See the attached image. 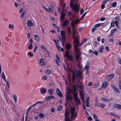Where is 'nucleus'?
<instances>
[{
  "label": "nucleus",
  "instance_id": "nucleus-1",
  "mask_svg": "<svg viewBox=\"0 0 121 121\" xmlns=\"http://www.w3.org/2000/svg\"><path fill=\"white\" fill-rule=\"evenodd\" d=\"M70 6L71 8H73V10L75 13L78 12L79 10V8L80 6L75 3L74 4V0H70Z\"/></svg>",
  "mask_w": 121,
  "mask_h": 121
},
{
  "label": "nucleus",
  "instance_id": "nucleus-2",
  "mask_svg": "<svg viewBox=\"0 0 121 121\" xmlns=\"http://www.w3.org/2000/svg\"><path fill=\"white\" fill-rule=\"evenodd\" d=\"M65 56L68 60L73 61L74 60V58L73 56L69 55V52L67 51L65 52Z\"/></svg>",
  "mask_w": 121,
  "mask_h": 121
},
{
  "label": "nucleus",
  "instance_id": "nucleus-3",
  "mask_svg": "<svg viewBox=\"0 0 121 121\" xmlns=\"http://www.w3.org/2000/svg\"><path fill=\"white\" fill-rule=\"evenodd\" d=\"M74 41L75 44L74 46V49L75 50H77L78 49V46H80L82 44V43L81 44H80L79 43V42L77 38H75Z\"/></svg>",
  "mask_w": 121,
  "mask_h": 121
},
{
  "label": "nucleus",
  "instance_id": "nucleus-4",
  "mask_svg": "<svg viewBox=\"0 0 121 121\" xmlns=\"http://www.w3.org/2000/svg\"><path fill=\"white\" fill-rule=\"evenodd\" d=\"M75 109L73 107H71V110H70V114H71V117L72 118H76L75 117Z\"/></svg>",
  "mask_w": 121,
  "mask_h": 121
},
{
  "label": "nucleus",
  "instance_id": "nucleus-5",
  "mask_svg": "<svg viewBox=\"0 0 121 121\" xmlns=\"http://www.w3.org/2000/svg\"><path fill=\"white\" fill-rule=\"evenodd\" d=\"M73 98L70 95V93L69 92H68V94L66 95V102H68L69 100H71V101H72Z\"/></svg>",
  "mask_w": 121,
  "mask_h": 121
},
{
  "label": "nucleus",
  "instance_id": "nucleus-6",
  "mask_svg": "<svg viewBox=\"0 0 121 121\" xmlns=\"http://www.w3.org/2000/svg\"><path fill=\"white\" fill-rule=\"evenodd\" d=\"M75 50L77 52V54L76 55V60H78L79 57L80 56L81 54V52L80 51V50L78 49L77 50Z\"/></svg>",
  "mask_w": 121,
  "mask_h": 121
},
{
  "label": "nucleus",
  "instance_id": "nucleus-7",
  "mask_svg": "<svg viewBox=\"0 0 121 121\" xmlns=\"http://www.w3.org/2000/svg\"><path fill=\"white\" fill-rule=\"evenodd\" d=\"M111 86L112 88L114 90L115 92L116 93H120V92L118 91V90L115 86L113 84H111Z\"/></svg>",
  "mask_w": 121,
  "mask_h": 121
},
{
  "label": "nucleus",
  "instance_id": "nucleus-8",
  "mask_svg": "<svg viewBox=\"0 0 121 121\" xmlns=\"http://www.w3.org/2000/svg\"><path fill=\"white\" fill-rule=\"evenodd\" d=\"M79 19H76L75 20V22H74L73 21V20H72L71 22V26L73 27L74 28V25L77 23H79Z\"/></svg>",
  "mask_w": 121,
  "mask_h": 121
},
{
  "label": "nucleus",
  "instance_id": "nucleus-9",
  "mask_svg": "<svg viewBox=\"0 0 121 121\" xmlns=\"http://www.w3.org/2000/svg\"><path fill=\"white\" fill-rule=\"evenodd\" d=\"M56 93L57 95L61 97H62L63 96L60 91L58 88L56 89Z\"/></svg>",
  "mask_w": 121,
  "mask_h": 121
},
{
  "label": "nucleus",
  "instance_id": "nucleus-10",
  "mask_svg": "<svg viewBox=\"0 0 121 121\" xmlns=\"http://www.w3.org/2000/svg\"><path fill=\"white\" fill-rule=\"evenodd\" d=\"M114 75L113 74H111L109 75L106 77V79L108 81L110 79H112L114 77Z\"/></svg>",
  "mask_w": 121,
  "mask_h": 121
},
{
  "label": "nucleus",
  "instance_id": "nucleus-11",
  "mask_svg": "<svg viewBox=\"0 0 121 121\" xmlns=\"http://www.w3.org/2000/svg\"><path fill=\"white\" fill-rule=\"evenodd\" d=\"M44 61L43 59L42 58L41 59H39V63L40 65L43 66L44 65Z\"/></svg>",
  "mask_w": 121,
  "mask_h": 121
},
{
  "label": "nucleus",
  "instance_id": "nucleus-12",
  "mask_svg": "<svg viewBox=\"0 0 121 121\" xmlns=\"http://www.w3.org/2000/svg\"><path fill=\"white\" fill-rule=\"evenodd\" d=\"M113 106L115 108L119 109H121V105L118 104H114Z\"/></svg>",
  "mask_w": 121,
  "mask_h": 121
},
{
  "label": "nucleus",
  "instance_id": "nucleus-13",
  "mask_svg": "<svg viewBox=\"0 0 121 121\" xmlns=\"http://www.w3.org/2000/svg\"><path fill=\"white\" fill-rule=\"evenodd\" d=\"M54 91V90L53 89H51L48 90L47 91L48 93L51 95H53L52 93Z\"/></svg>",
  "mask_w": 121,
  "mask_h": 121
},
{
  "label": "nucleus",
  "instance_id": "nucleus-14",
  "mask_svg": "<svg viewBox=\"0 0 121 121\" xmlns=\"http://www.w3.org/2000/svg\"><path fill=\"white\" fill-rule=\"evenodd\" d=\"M71 47V45L69 43H67L65 46V48L67 50L70 49Z\"/></svg>",
  "mask_w": 121,
  "mask_h": 121
},
{
  "label": "nucleus",
  "instance_id": "nucleus-15",
  "mask_svg": "<svg viewBox=\"0 0 121 121\" xmlns=\"http://www.w3.org/2000/svg\"><path fill=\"white\" fill-rule=\"evenodd\" d=\"M68 22L69 21L68 20H65L62 25V26L63 27H64L68 25Z\"/></svg>",
  "mask_w": 121,
  "mask_h": 121
},
{
  "label": "nucleus",
  "instance_id": "nucleus-16",
  "mask_svg": "<svg viewBox=\"0 0 121 121\" xmlns=\"http://www.w3.org/2000/svg\"><path fill=\"white\" fill-rule=\"evenodd\" d=\"M75 84H73L72 86V91H73V92H75L76 90V88L75 86Z\"/></svg>",
  "mask_w": 121,
  "mask_h": 121
},
{
  "label": "nucleus",
  "instance_id": "nucleus-17",
  "mask_svg": "<svg viewBox=\"0 0 121 121\" xmlns=\"http://www.w3.org/2000/svg\"><path fill=\"white\" fill-rule=\"evenodd\" d=\"M76 101V103L77 105L80 104H81L80 100L78 98L74 100Z\"/></svg>",
  "mask_w": 121,
  "mask_h": 121
},
{
  "label": "nucleus",
  "instance_id": "nucleus-18",
  "mask_svg": "<svg viewBox=\"0 0 121 121\" xmlns=\"http://www.w3.org/2000/svg\"><path fill=\"white\" fill-rule=\"evenodd\" d=\"M65 16V14L64 13H62L61 15V17L60 18V19L62 21H63L64 19V17Z\"/></svg>",
  "mask_w": 121,
  "mask_h": 121
},
{
  "label": "nucleus",
  "instance_id": "nucleus-19",
  "mask_svg": "<svg viewBox=\"0 0 121 121\" xmlns=\"http://www.w3.org/2000/svg\"><path fill=\"white\" fill-rule=\"evenodd\" d=\"M52 99H55V98L53 96H48L45 99L46 100Z\"/></svg>",
  "mask_w": 121,
  "mask_h": 121
},
{
  "label": "nucleus",
  "instance_id": "nucleus-20",
  "mask_svg": "<svg viewBox=\"0 0 121 121\" xmlns=\"http://www.w3.org/2000/svg\"><path fill=\"white\" fill-rule=\"evenodd\" d=\"M27 25L29 27L31 26L32 25V23L31 21L30 20H28L27 22Z\"/></svg>",
  "mask_w": 121,
  "mask_h": 121
},
{
  "label": "nucleus",
  "instance_id": "nucleus-21",
  "mask_svg": "<svg viewBox=\"0 0 121 121\" xmlns=\"http://www.w3.org/2000/svg\"><path fill=\"white\" fill-rule=\"evenodd\" d=\"M40 92L42 94L44 93H45L46 92V91H47L46 89H44V88H41L40 89Z\"/></svg>",
  "mask_w": 121,
  "mask_h": 121
},
{
  "label": "nucleus",
  "instance_id": "nucleus-22",
  "mask_svg": "<svg viewBox=\"0 0 121 121\" xmlns=\"http://www.w3.org/2000/svg\"><path fill=\"white\" fill-rule=\"evenodd\" d=\"M108 83L107 82H104L102 84V88L105 87L108 85Z\"/></svg>",
  "mask_w": 121,
  "mask_h": 121
},
{
  "label": "nucleus",
  "instance_id": "nucleus-23",
  "mask_svg": "<svg viewBox=\"0 0 121 121\" xmlns=\"http://www.w3.org/2000/svg\"><path fill=\"white\" fill-rule=\"evenodd\" d=\"M79 93L80 95L81 96V97H83L84 96L83 92V90L80 91V90H79Z\"/></svg>",
  "mask_w": 121,
  "mask_h": 121
},
{
  "label": "nucleus",
  "instance_id": "nucleus-24",
  "mask_svg": "<svg viewBox=\"0 0 121 121\" xmlns=\"http://www.w3.org/2000/svg\"><path fill=\"white\" fill-rule=\"evenodd\" d=\"M71 93L73 95L74 99V100L78 98L77 97V95L76 94L74 93V92L73 91H71Z\"/></svg>",
  "mask_w": 121,
  "mask_h": 121
},
{
  "label": "nucleus",
  "instance_id": "nucleus-25",
  "mask_svg": "<svg viewBox=\"0 0 121 121\" xmlns=\"http://www.w3.org/2000/svg\"><path fill=\"white\" fill-rule=\"evenodd\" d=\"M43 103V101H39L38 102H37L35 104H34L32 105H30V106H31L32 108L34 107V106L36 105L38 103H40V104H42Z\"/></svg>",
  "mask_w": 121,
  "mask_h": 121
},
{
  "label": "nucleus",
  "instance_id": "nucleus-26",
  "mask_svg": "<svg viewBox=\"0 0 121 121\" xmlns=\"http://www.w3.org/2000/svg\"><path fill=\"white\" fill-rule=\"evenodd\" d=\"M98 106L99 107L103 108L104 107L105 105L104 104H103L102 103H99L98 104Z\"/></svg>",
  "mask_w": 121,
  "mask_h": 121
},
{
  "label": "nucleus",
  "instance_id": "nucleus-27",
  "mask_svg": "<svg viewBox=\"0 0 121 121\" xmlns=\"http://www.w3.org/2000/svg\"><path fill=\"white\" fill-rule=\"evenodd\" d=\"M78 87L81 89L80 91L83 90V86L81 85H79L78 84H77Z\"/></svg>",
  "mask_w": 121,
  "mask_h": 121
},
{
  "label": "nucleus",
  "instance_id": "nucleus-28",
  "mask_svg": "<svg viewBox=\"0 0 121 121\" xmlns=\"http://www.w3.org/2000/svg\"><path fill=\"white\" fill-rule=\"evenodd\" d=\"M86 65L85 67V69L86 70H88L89 68V63L88 62L86 63Z\"/></svg>",
  "mask_w": 121,
  "mask_h": 121
},
{
  "label": "nucleus",
  "instance_id": "nucleus-29",
  "mask_svg": "<svg viewBox=\"0 0 121 121\" xmlns=\"http://www.w3.org/2000/svg\"><path fill=\"white\" fill-rule=\"evenodd\" d=\"M104 47L103 46H101L100 47V48L99 51V52L100 53H101L103 52V50L104 49Z\"/></svg>",
  "mask_w": 121,
  "mask_h": 121
},
{
  "label": "nucleus",
  "instance_id": "nucleus-30",
  "mask_svg": "<svg viewBox=\"0 0 121 121\" xmlns=\"http://www.w3.org/2000/svg\"><path fill=\"white\" fill-rule=\"evenodd\" d=\"M2 79L4 81H6V78H5V75L3 72H2Z\"/></svg>",
  "mask_w": 121,
  "mask_h": 121
},
{
  "label": "nucleus",
  "instance_id": "nucleus-31",
  "mask_svg": "<svg viewBox=\"0 0 121 121\" xmlns=\"http://www.w3.org/2000/svg\"><path fill=\"white\" fill-rule=\"evenodd\" d=\"M101 100L103 101H105L108 102H109L111 100H109L108 99H107L103 98H101Z\"/></svg>",
  "mask_w": 121,
  "mask_h": 121
},
{
  "label": "nucleus",
  "instance_id": "nucleus-32",
  "mask_svg": "<svg viewBox=\"0 0 121 121\" xmlns=\"http://www.w3.org/2000/svg\"><path fill=\"white\" fill-rule=\"evenodd\" d=\"M69 113L67 111L66 109H65V117H69Z\"/></svg>",
  "mask_w": 121,
  "mask_h": 121
},
{
  "label": "nucleus",
  "instance_id": "nucleus-33",
  "mask_svg": "<svg viewBox=\"0 0 121 121\" xmlns=\"http://www.w3.org/2000/svg\"><path fill=\"white\" fill-rule=\"evenodd\" d=\"M60 33H61V37H65V32L64 31H62V30H60Z\"/></svg>",
  "mask_w": 121,
  "mask_h": 121
},
{
  "label": "nucleus",
  "instance_id": "nucleus-34",
  "mask_svg": "<svg viewBox=\"0 0 121 121\" xmlns=\"http://www.w3.org/2000/svg\"><path fill=\"white\" fill-rule=\"evenodd\" d=\"M34 37L35 39L37 41H38L39 40V37L38 35H34Z\"/></svg>",
  "mask_w": 121,
  "mask_h": 121
},
{
  "label": "nucleus",
  "instance_id": "nucleus-35",
  "mask_svg": "<svg viewBox=\"0 0 121 121\" xmlns=\"http://www.w3.org/2000/svg\"><path fill=\"white\" fill-rule=\"evenodd\" d=\"M27 54L30 57H32L33 56V54L32 53L30 52H28L27 53Z\"/></svg>",
  "mask_w": 121,
  "mask_h": 121
},
{
  "label": "nucleus",
  "instance_id": "nucleus-36",
  "mask_svg": "<svg viewBox=\"0 0 121 121\" xmlns=\"http://www.w3.org/2000/svg\"><path fill=\"white\" fill-rule=\"evenodd\" d=\"M39 116L40 118H42L44 117V115L42 113H40L39 115Z\"/></svg>",
  "mask_w": 121,
  "mask_h": 121
},
{
  "label": "nucleus",
  "instance_id": "nucleus-37",
  "mask_svg": "<svg viewBox=\"0 0 121 121\" xmlns=\"http://www.w3.org/2000/svg\"><path fill=\"white\" fill-rule=\"evenodd\" d=\"M25 13V12L24 11L21 14L20 16L21 18L22 19L23 18Z\"/></svg>",
  "mask_w": 121,
  "mask_h": 121
},
{
  "label": "nucleus",
  "instance_id": "nucleus-38",
  "mask_svg": "<svg viewBox=\"0 0 121 121\" xmlns=\"http://www.w3.org/2000/svg\"><path fill=\"white\" fill-rule=\"evenodd\" d=\"M46 73L48 74H50L51 73L50 70L48 69H47L46 70Z\"/></svg>",
  "mask_w": 121,
  "mask_h": 121
},
{
  "label": "nucleus",
  "instance_id": "nucleus-39",
  "mask_svg": "<svg viewBox=\"0 0 121 121\" xmlns=\"http://www.w3.org/2000/svg\"><path fill=\"white\" fill-rule=\"evenodd\" d=\"M111 4L113 7H115L117 4V3L116 2H115L113 3H111Z\"/></svg>",
  "mask_w": 121,
  "mask_h": 121
},
{
  "label": "nucleus",
  "instance_id": "nucleus-40",
  "mask_svg": "<svg viewBox=\"0 0 121 121\" xmlns=\"http://www.w3.org/2000/svg\"><path fill=\"white\" fill-rule=\"evenodd\" d=\"M32 44L30 43L29 44V46H28V47L29 49L30 50H31L33 48L32 47Z\"/></svg>",
  "mask_w": 121,
  "mask_h": 121
},
{
  "label": "nucleus",
  "instance_id": "nucleus-41",
  "mask_svg": "<svg viewBox=\"0 0 121 121\" xmlns=\"http://www.w3.org/2000/svg\"><path fill=\"white\" fill-rule=\"evenodd\" d=\"M119 16H117L115 17V20L116 21V22H119Z\"/></svg>",
  "mask_w": 121,
  "mask_h": 121
},
{
  "label": "nucleus",
  "instance_id": "nucleus-42",
  "mask_svg": "<svg viewBox=\"0 0 121 121\" xmlns=\"http://www.w3.org/2000/svg\"><path fill=\"white\" fill-rule=\"evenodd\" d=\"M77 75H78V76H79L82 75L81 72L79 70L77 72Z\"/></svg>",
  "mask_w": 121,
  "mask_h": 121
},
{
  "label": "nucleus",
  "instance_id": "nucleus-43",
  "mask_svg": "<svg viewBox=\"0 0 121 121\" xmlns=\"http://www.w3.org/2000/svg\"><path fill=\"white\" fill-rule=\"evenodd\" d=\"M62 40L61 41L62 42H65V36L64 37H61Z\"/></svg>",
  "mask_w": 121,
  "mask_h": 121
},
{
  "label": "nucleus",
  "instance_id": "nucleus-44",
  "mask_svg": "<svg viewBox=\"0 0 121 121\" xmlns=\"http://www.w3.org/2000/svg\"><path fill=\"white\" fill-rule=\"evenodd\" d=\"M5 82H6V84H7V85L8 87L9 88L10 87V86H9V82L8 81H7L6 80V81H4Z\"/></svg>",
  "mask_w": 121,
  "mask_h": 121
},
{
  "label": "nucleus",
  "instance_id": "nucleus-45",
  "mask_svg": "<svg viewBox=\"0 0 121 121\" xmlns=\"http://www.w3.org/2000/svg\"><path fill=\"white\" fill-rule=\"evenodd\" d=\"M13 99L15 102L17 101V98L15 95H13Z\"/></svg>",
  "mask_w": 121,
  "mask_h": 121
},
{
  "label": "nucleus",
  "instance_id": "nucleus-46",
  "mask_svg": "<svg viewBox=\"0 0 121 121\" xmlns=\"http://www.w3.org/2000/svg\"><path fill=\"white\" fill-rule=\"evenodd\" d=\"M62 105H60L59 107L57 109V111H60L62 108Z\"/></svg>",
  "mask_w": 121,
  "mask_h": 121
},
{
  "label": "nucleus",
  "instance_id": "nucleus-47",
  "mask_svg": "<svg viewBox=\"0 0 121 121\" xmlns=\"http://www.w3.org/2000/svg\"><path fill=\"white\" fill-rule=\"evenodd\" d=\"M65 121H69L68 117H65Z\"/></svg>",
  "mask_w": 121,
  "mask_h": 121
},
{
  "label": "nucleus",
  "instance_id": "nucleus-48",
  "mask_svg": "<svg viewBox=\"0 0 121 121\" xmlns=\"http://www.w3.org/2000/svg\"><path fill=\"white\" fill-rule=\"evenodd\" d=\"M93 53L95 54L96 56H97L98 55V52L97 51H93Z\"/></svg>",
  "mask_w": 121,
  "mask_h": 121
},
{
  "label": "nucleus",
  "instance_id": "nucleus-49",
  "mask_svg": "<svg viewBox=\"0 0 121 121\" xmlns=\"http://www.w3.org/2000/svg\"><path fill=\"white\" fill-rule=\"evenodd\" d=\"M69 33V34L71 35V32L70 31V26H69L67 29Z\"/></svg>",
  "mask_w": 121,
  "mask_h": 121
},
{
  "label": "nucleus",
  "instance_id": "nucleus-50",
  "mask_svg": "<svg viewBox=\"0 0 121 121\" xmlns=\"http://www.w3.org/2000/svg\"><path fill=\"white\" fill-rule=\"evenodd\" d=\"M86 106L87 107H88L89 106V101L86 100Z\"/></svg>",
  "mask_w": 121,
  "mask_h": 121
},
{
  "label": "nucleus",
  "instance_id": "nucleus-51",
  "mask_svg": "<svg viewBox=\"0 0 121 121\" xmlns=\"http://www.w3.org/2000/svg\"><path fill=\"white\" fill-rule=\"evenodd\" d=\"M76 78L75 76L74 75H72V80H75Z\"/></svg>",
  "mask_w": 121,
  "mask_h": 121
},
{
  "label": "nucleus",
  "instance_id": "nucleus-52",
  "mask_svg": "<svg viewBox=\"0 0 121 121\" xmlns=\"http://www.w3.org/2000/svg\"><path fill=\"white\" fill-rule=\"evenodd\" d=\"M31 108H32L30 106L29 107V108H28V109H27V110L26 112V113L27 114L29 112V111H30V109H31Z\"/></svg>",
  "mask_w": 121,
  "mask_h": 121
},
{
  "label": "nucleus",
  "instance_id": "nucleus-53",
  "mask_svg": "<svg viewBox=\"0 0 121 121\" xmlns=\"http://www.w3.org/2000/svg\"><path fill=\"white\" fill-rule=\"evenodd\" d=\"M84 12V11L83 9L82 8L80 10V13L82 15Z\"/></svg>",
  "mask_w": 121,
  "mask_h": 121
},
{
  "label": "nucleus",
  "instance_id": "nucleus-54",
  "mask_svg": "<svg viewBox=\"0 0 121 121\" xmlns=\"http://www.w3.org/2000/svg\"><path fill=\"white\" fill-rule=\"evenodd\" d=\"M118 22H116V21H115V22H114V23L115 24V25H116V26H117V27H119L118 26Z\"/></svg>",
  "mask_w": 121,
  "mask_h": 121
},
{
  "label": "nucleus",
  "instance_id": "nucleus-55",
  "mask_svg": "<svg viewBox=\"0 0 121 121\" xmlns=\"http://www.w3.org/2000/svg\"><path fill=\"white\" fill-rule=\"evenodd\" d=\"M47 76H44L42 78V79L43 80H45L46 79H47Z\"/></svg>",
  "mask_w": 121,
  "mask_h": 121
},
{
  "label": "nucleus",
  "instance_id": "nucleus-56",
  "mask_svg": "<svg viewBox=\"0 0 121 121\" xmlns=\"http://www.w3.org/2000/svg\"><path fill=\"white\" fill-rule=\"evenodd\" d=\"M68 71L70 72L71 73H72L73 71V70L71 68H69L68 69Z\"/></svg>",
  "mask_w": 121,
  "mask_h": 121
},
{
  "label": "nucleus",
  "instance_id": "nucleus-57",
  "mask_svg": "<svg viewBox=\"0 0 121 121\" xmlns=\"http://www.w3.org/2000/svg\"><path fill=\"white\" fill-rule=\"evenodd\" d=\"M104 4H103L101 5V8L102 9H103L105 7L104 4H104V3H103Z\"/></svg>",
  "mask_w": 121,
  "mask_h": 121
},
{
  "label": "nucleus",
  "instance_id": "nucleus-58",
  "mask_svg": "<svg viewBox=\"0 0 121 121\" xmlns=\"http://www.w3.org/2000/svg\"><path fill=\"white\" fill-rule=\"evenodd\" d=\"M100 24H95V27H98L100 26Z\"/></svg>",
  "mask_w": 121,
  "mask_h": 121
},
{
  "label": "nucleus",
  "instance_id": "nucleus-59",
  "mask_svg": "<svg viewBox=\"0 0 121 121\" xmlns=\"http://www.w3.org/2000/svg\"><path fill=\"white\" fill-rule=\"evenodd\" d=\"M114 117H115L117 118V119H119L120 118V117L118 116L117 115H116L115 114V115H114Z\"/></svg>",
  "mask_w": 121,
  "mask_h": 121
},
{
  "label": "nucleus",
  "instance_id": "nucleus-60",
  "mask_svg": "<svg viewBox=\"0 0 121 121\" xmlns=\"http://www.w3.org/2000/svg\"><path fill=\"white\" fill-rule=\"evenodd\" d=\"M38 48V46H35V48H34V52H35L36 50H37V49Z\"/></svg>",
  "mask_w": 121,
  "mask_h": 121
},
{
  "label": "nucleus",
  "instance_id": "nucleus-61",
  "mask_svg": "<svg viewBox=\"0 0 121 121\" xmlns=\"http://www.w3.org/2000/svg\"><path fill=\"white\" fill-rule=\"evenodd\" d=\"M115 32L113 30L112 31H111V34L110 35V36H112L113 35V33H114Z\"/></svg>",
  "mask_w": 121,
  "mask_h": 121
},
{
  "label": "nucleus",
  "instance_id": "nucleus-62",
  "mask_svg": "<svg viewBox=\"0 0 121 121\" xmlns=\"http://www.w3.org/2000/svg\"><path fill=\"white\" fill-rule=\"evenodd\" d=\"M9 29H10L11 27L13 28V25H11L9 24Z\"/></svg>",
  "mask_w": 121,
  "mask_h": 121
},
{
  "label": "nucleus",
  "instance_id": "nucleus-63",
  "mask_svg": "<svg viewBox=\"0 0 121 121\" xmlns=\"http://www.w3.org/2000/svg\"><path fill=\"white\" fill-rule=\"evenodd\" d=\"M105 20V17H102L100 18V20L101 21H103Z\"/></svg>",
  "mask_w": 121,
  "mask_h": 121
},
{
  "label": "nucleus",
  "instance_id": "nucleus-64",
  "mask_svg": "<svg viewBox=\"0 0 121 121\" xmlns=\"http://www.w3.org/2000/svg\"><path fill=\"white\" fill-rule=\"evenodd\" d=\"M118 61L119 63L121 64V59H118Z\"/></svg>",
  "mask_w": 121,
  "mask_h": 121
}]
</instances>
